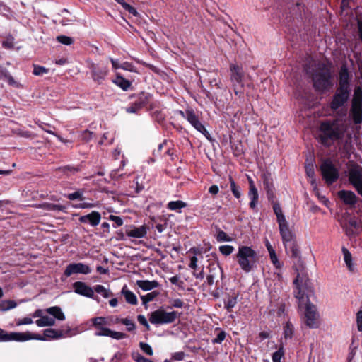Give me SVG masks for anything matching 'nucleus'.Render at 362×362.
I'll use <instances>...</instances> for the list:
<instances>
[{
  "label": "nucleus",
  "mask_w": 362,
  "mask_h": 362,
  "mask_svg": "<svg viewBox=\"0 0 362 362\" xmlns=\"http://www.w3.org/2000/svg\"><path fill=\"white\" fill-rule=\"evenodd\" d=\"M304 69L312 79L316 90H329L334 86V77L331 68L325 63L306 64Z\"/></svg>",
  "instance_id": "obj_1"
},
{
  "label": "nucleus",
  "mask_w": 362,
  "mask_h": 362,
  "mask_svg": "<svg viewBox=\"0 0 362 362\" xmlns=\"http://www.w3.org/2000/svg\"><path fill=\"white\" fill-rule=\"evenodd\" d=\"M318 139L325 147H330L334 141L341 140L346 131V125L339 119H327L320 123Z\"/></svg>",
  "instance_id": "obj_2"
},
{
  "label": "nucleus",
  "mask_w": 362,
  "mask_h": 362,
  "mask_svg": "<svg viewBox=\"0 0 362 362\" xmlns=\"http://www.w3.org/2000/svg\"><path fill=\"white\" fill-rule=\"evenodd\" d=\"M235 258L240 268L245 273H250L257 267L259 261L257 252L250 246H240Z\"/></svg>",
  "instance_id": "obj_3"
},
{
  "label": "nucleus",
  "mask_w": 362,
  "mask_h": 362,
  "mask_svg": "<svg viewBox=\"0 0 362 362\" xmlns=\"http://www.w3.org/2000/svg\"><path fill=\"white\" fill-rule=\"evenodd\" d=\"M180 316L177 311L167 312L160 308L149 315V322L153 325H165L173 323Z\"/></svg>",
  "instance_id": "obj_4"
},
{
  "label": "nucleus",
  "mask_w": 362,
  "mask_h": 362,
  "mask_svg": "<svg viewBox=\"0 0 362 362\" xmlns=\"http://www.w3.org/2000/svg\"><path fill=\"white\" fill-rule=\"evenodd\" d=\"M320 170L323 180L328 185H332L339 179V170L329 158L322 161L320 166Z\"/></svg>",
  "instance_id": "obj_5"
},
{
  "label": "nucleus",
  "mask_w": 362,
  "mask_h": 362,
  "mask_svg": "<svg viewBox=\"0 0 362 362\" xmlns=\"http://www.w3.org/2000/svg\"><path fill=\"white\" fill-rule=\"evenodd\" d=\"M74 334V333H72V329L69 327H67L65 329H55L49 328L44 330L43 335L34 333V339L39 341L58 339L69 337Z\"/></svg>",
  "instance_id": "obj_6"
},
{
  "label": "nucleus",
  "mask_w": 362,
  "mask_h": 362,
  "mask_svg": "<svg viewBox=\"0 0 362 362\" xmlns=\"http://www.w3.org/2000/svg\"><path fill=\"white\" fill-rule=\"evenodd\" d=\"M150 94L145 92H139L138 94H132L129 96L130 99H135L131 103L129 107L126 108L128 113H137L148 102Z\"/></svg>",
  "instance_id": "obj_7"
},
{
  "label": "nucleus",
  "mask_w": 362,
  "mask_h": 362,
  "mask_svg": "<svg viewBox=\"0 0 362 362\" xmlns=\"http://www.w3.org/2000/svg\"><path fill=\"white\" fill-rule=\"evenodd\" d=\"M350 115L355 124L362 122V92H354Z\"/></svg>",
  "instance_id": "obj_8"
},
{
  "label": "nucleus",
  "mask_w": 362,
  "mask_h": 362,
  "mask_svg": "<svg viewBox=\"0 0 362 362\" xmlns=\"http://www.w3.org/2000/svg\"><path fill=\"white\" fill-rule=\"evenodd\" d=\"M89 68L93 80L98 84L103 83L109 72L107 66L103 63H92Z\"/></svg>",
  "instance_id": "obj_9"
},
{
  "label": "nucleus",
  "mask_w": 362,
  "mask_h": 362,
  "mask_svg": "<svg viewBox=\"0 0 362 362\" xmlns=\"http://www.w3.org/2000/svg\"><path fill=\"white\" fill-rule=\"evenodd\" d=\"M230 70L231 72V81L233 83L234 90L244 88L245 86L243 82L245 81V76L243 68L236 64H231L230 66Z\"/></svg>",
  "instance_id": "obj_10"
},
{
  "label": "nucleus",
  "mask_w": 362,
  "mask_h": 362,
  "mask_svg": "<svg viewBox=\"0 0 362 362\" xmlns=\"http://www.w3.org/2000/svg\"><path fill=\"white\" fill-rule=\"evenodd\" d=\"M352 74L346 64H342L339 69L338 85L337 90H350Z\"/></svg>",
  "instance_id": "obj_11"
},
{
  "label": "nucleus",
  "mask_w": 362,
  "mask_h": 362,
  "mask_svg": "<svg viewBox=\"0 0 362 362\" xmlns=\"http://www.w3.org/2000/svg\"><path fill=\"white\" fill-rule=\"evenodd\" d=\"M348 179L349 183L354 187L358 194L362 197V168L350 169Z\"/></svg>",
  "instance_id": "obj_12"
},
{
  "label": "nucleus",
  "mask_w": 362,
  "mask_h": 362,
  "mask_svg": "<svg viewBox=\"0 0 362 362\" xmlns=\"http://www.w3.org/2000/svg\"><path fill=\"white\" fill-rule=\"evenodd\" d=\"M186 119L190 123V124L198 132L203 134L206 138L209 136V132L206 130L205 127L202 124L199 120L198 115L195 113L192 108L187 109Z\"/></svg>",
  "instance_id": "obj_13"
},
{
  "label": "nucleus",
  "mask_w": 362,
  "mask_h": 362,
  "mask_svg": "<svg viewBox=\"0 0 362 362\" xmlns=\"http://www.w3.org/2000/svg\"><path fill=\"white\" fill-rule=\"evenodd\" d=\"M90 272L91 269L87 264H85L82 262L71 263L66 266L64 272V275L66 277H69L73 274H88Z\"/></svg>",
  "instance_id": "obj_14"
},
{
  "label": "nucleus",
  "mask_w": 362,
  "mask_h": 362,
  "mask_svg": "<svg viewBox=\"0 0 362 362\" xmlns=\"http://www.w3.org/2000/svg\"><path fill=\"white\" fill-rule=\"evenodd\" d=\"M247 180L249 184L248 197L250 199L249 206L251 209L257 212V204L259 200L258 191L253 180L250 176H247Z\"/></svg>",
  "instance_id": "obj_15"
},
{
  "label": "nucleus",
  "mask_w": 362,
  "mask_h": 362,
  "mask_svg": "<svg viewBox=\"0 0 362 362\" xmlns=\"http://www.w3.org/2000/svg\"><path fill=\"white\" fill-rule=\"evenodd\" d=\"M316 308L315 305L311 304L310 302L306 303L305 317V324L310 328L317 327V321L316 317Z\"/></svg>",
  "instance_id": "obj_16"
},
{
  "label": "nucleus",
  "mask_w": 362,
  "mask_h": 362,
  "mask_svg": "<svg viewBox=\"0 0 362 362\" xmlns=\"http://www.w3.org/2000/svg\"><path fill=\"white\" fill-rule=\"evenodd\" d=\"M76 293L90 298H95L93 289L83 281H76L72 285Z\"/></svg>",
  "instance_id": "obj_17"
},
{
  "label": "nucleus",
  "mask_w": 362,
  "mask_h": 362,
  "mask_svg": "<svg viewBox=\"0 0 362 362\" xmlns=\"http://www.w3.org/2000/svg\"><path fill=\"white\" fill-rule=\"evenodd\" d=\"M5 341H26L28 340L34 339V333L30 332H6Z\"/></svg>",
  "instance_id": "obj_18"
},
{
  "label": "nucleus",
  "mask_w": 362,
  "mask_h": 362,
  "mask_svg": "<svg viewBox=\"0 0 362 362\" xmlns=\"http://www.w3.org/2000/svg\"><path fill=\"white\" fill-rule=\"evenodd\" d=\"M147 230L148 228L145 225L139 227L129 226L126 227L125 234L129 238H141L146 235Z\"/></svg>",
  "instance_id": "obj_19"
},
{
  "label": "nucleus",
  "mask_w": 362,
  "mask_h": 362,
  "mask_svg": "<svg viewBox=\"0 0 362 362\" xmlns=\"http://www.w3.org/2000/svg\"><path fill=\"white\" fill-rule=\"evenodd\" d=\"M284 245L286 252L288 257L296 262H299L300 260L301 252L296 240L289 243H285Z\"/></svg>",
  "instance_id": "obj_20"
},
{
  "label": "nucleus",
  "mask_w": 362,
  "mask_h": 362,
  "mask_svg": "<svg viewBox=\"0 0 362 362\" xmlns=\"http://www.w3.org/2000/svg\"><path fill=\"white\" fill-rule=\"evenodd\" d=\"M349 97V92H339L334 95L333 99L330 104V107L333 110L339 109L343 106Z\"/></svg>",
  "instance_id": "obj_21"
},
{
  "label": "nucleus",
  "mask_w": 362,
  "mask_h": 362,
  "mask_svg": "<svg viewBox=\"0 0 362 362\" xmlns=\"http://www.w3.org/2000/svg\"><path fill=\"white\" fill-rule=\"evenodd\" d=\"M279 228L284 245L296 240V235L289 229L288 222L279 225Z\"/></svg>",
  "instance_id": "obj_22"
},
{
  "label": "nucleus",
  "mask_w": 362,
  "mask_h": 362,
  "mask_svg": "<svg viewBox=\"0 0 362 362\" xmlns=\"http://www.w3.org/2000/svg\"><path fill=\"white\" fill-rule=\"evenodd\" d=\"M338 197L346 205L354 206L358 200L355 193L350 190H340L338 192Z\"/></svg>",
  "instance_id": "obj_23"
},
{
  "label": "nucleus",
  "mask_w": 362,
  "mask_h": 362,
  "mask_svg": "<svg viewBox=\"0 0 362 362\" xmlns=\"http://www.w3.org/2000/svg\"><path fill=\"white\" fill-rule=\"evenodd\" d=\"M101 215L98 211H93L91 213L81 216L79 222L81 223H88L91 226H96L100 223Z\"/></svg>",
  "instance_id": "obj_24"
},
{
  "label": "nucleus",
  "mask_w": 362,
  "mask_h": 362,
  "mask_svg": "<svg viewBox=\"0 0 362 362\" xmlns=\"http://www.w3.org/2000/svg\"><path fill=\"white\" fill-rule=\"evenodd\" d=\"M81 168L79 165H67L64 166H61L54 170L57 174L59 175V177L62 176L70 177L71 175H75L76 173L81 171Z\"/></svg>",
  "instance_id": "obj_25"
},
{
  "label": "nucleus",
  "mask_w": 362,
  "mask_h": 362,
  "mask_svg": "<svg viewBox=\"0 0 362 362\" xmlns=\"http://www.w3.org/2000/svg\"><path fill=\"white\" fill-rule=\"evenodd\" d=\"M238 296L239 293L235 292H233L232 294H227L226 298L224 299V308L228 313L232 312L233 308L237 305Z\"/></svg>",
  "instance_id": "obj_26"
},
{
  "label": "nucleus",
  "mask_w": 362,
  "mask_h": 362,
  "mask_svg": "<svg viewBox=\"0 0 362 362\" xmlns=\"http://www.w3.org/2000/svg\"><path fill=\"white\" fill-rule=\"evenodd\" d=\"M136 285L143 291H151L153 288H158L160 284L156 281H148V280H137Z\"/></svg>",
  "instance_id": "obj_27"
},
{
  "label": "nucleus",
  "mask_w": 362,
  "mask_h": 362,
  "mask_svg": "<svg viewBox=\"0 0 362 362\" xmlns=\"http://www.w3.org/2000/svg\"><path fill=\"white\" fill-rule=\"evenodd\" d=\"M40 209L47 210V211H63L65 212L66 210V207L64 205L57 204L49 202H44L40 204L37 206Z\"/></svg>",
  "instance_id": "obj_28"
},
{
  "label": "nucleus",
  "mask_w": 362,
  "mask_h": 362,
  "mask_svg": "<svg viewBox=\"0 0 362 362\" xmlns=\"http://www.w3.org/2000/svg\"><path fill=\"white\" fill-rule=\"evenodd\" d=\"M121 293L124 296L125 300L127 303L136 305L138 303L136 296L130 290L127 288V285H124L121 291Z\"/></svg>",
  "instance_id": "obj_29"
},
{
  "label": "nucleus",
  "mask_w": 362,
  "mask_h": 362,
  "mask_svg": "<svg viewBox=\"0 0 362 362\" xmlns=\"http://www.w3.org/2000/svg\"><path fill=\"white\" fill-rule=\"evenodd\" d=\"M298 276H299V275H298L297 277L293 281V284L296 286V289L294 291V296L297 299H298L299 307H301L305 303V300H304L305 293L303 291L302 288L299 285Z\"/></svg>",
  "instance_id": "obj_30"
},
{
  "label": "nucleus",
  "mask_w": 362,
  "mask_h": 362,
  "mask_svg": "<svg viewBox=\"0 0 362 362\" xmlns=\"http://www.w3.org/2000/svg\"><path fill=\"white\" fill-rule=\"evenodd\" d=\"M112 81L123 90H127L132 84V82L129 80L124 78L119 73L116 74L115 78L112 79Z\"/></svg>",
  "instance_id": "obj_31"
},
{
  "label": "nucleus",
  "mask_w": 362,
  "mask_h": 362,
  "mask_svg": "<svg viewBox=\"0 0 362 362\" xmlns=\"http://www.w3.org/2000/svg\"><path fill=\"white\" fill-rule=\"evenodd\" d=\"M272 209H273L274 213L275 214V215L276 216V221H277L279 226L281 224H283V223H286L287 222V221L285 218V216L283 214L280 204L279 202L274 203V204H272Z\"/></svg>",
  "instance_id": "obj_32"
},
{
  "label": "nucleus",
  "mask_w": 362,
  "mask_h": 362,
  "mask_svg": "<svg viewBox=\"0 0 362 362\" xmlns=\"http://www.w3.org/2000/svg\"><path fill=\"white\" fill-rule=\"evenodd\" d=\"M187 204L182 200L170 201L167 204V209L177 213H181L182 209L185 208Z\"/></svg>",
  "instance_id": "obj_33"
},
{
  "label": "nucleus",
  "mask_w": 362,
  "mask_h": 362,
  "mask_svg": "<svg viewBox=\"0 0 362 362\" xmlns=\"http://www.w3.org/2000/svg\"><path fill=\"white\" fill-rule=\"evenodd\" d=\"M46 312L59 320H65V315L62 309L58 306H53L46 309Z\"/></svg>",
  "instance_id": "obj_34"
},
{
  "label": "nucleus",
  "mask_w": 362,
  "mask_h": 362,
  "mask_svg": "<svg viewBox=\"0 0 362 362\" xmlns=\"http://www.w3.org/2000/svg\"><path fill=\"white\" fill-rule=\"evenodd\" d=\"M261 178L262 180L263 185L265 189L274 187L271 173L268 172L263 173L261 175Z\"/></svg>",
  "instance_id": "obj_35"
},
{
  "label": "nucleus",
  "mask_w": 362,
  "mask_h": 362,
  "mask_svg": "<svg viewBox=\"0 0 362 362\" xmlns=\"http://www.w3.org/2000/svg\"><path fill=\"white\" fill-rule=\"evenodd\" d=\"M36 325L38 327H42L46 326H53L55 324V320L51 318L47 315L42 316L41 318L35 321Z\"/></svg>",
  "instance_id": "obj_36"
},
{
  "label": "nucleus",
  "mask_w": 362,
  "mask_h": 362,
  "mask_svg": "<svg viewBox=\"0 0 362 362\" xmlns=\"http://www.w3.org/2000/svg\"><path fill=\"white\" fill-rule=\"evenodd\" d=\"M341 250H342V253L344 255V262H345L349 270H350L351 272L354 271V264L352 263V256H351V252L345 247H343Z\"/></svg>",
  "instance_id": "obj_37"
},
{
  "label": "nucleus",
  "mask_w": 362,
  "mask_h": 362,
  "mask_svg": "<svg viewBox=\"0 0 362 362\" xmlns=\"http://www.w3.org/2000/svg\"><path fill=\"white\" fill-rule=\"evenodd\" d=\"M284 337L286 339H291L294 334V326L293 324L288 321L284 326Z\"/></svg>",
  "instance_id": "obj_38"
},
{
  "label": "nucleus",
  "mask_w": 362,
  "mask_h": 362,
  "mask_svg": "<svg viewBox=\"0 0 362 362\" xmlns=\"http://www.w3.org/2000/svg\"><path fill=\"white\" fill-rule=\"evenodd\" d=\"M17 306L16 301L13 300H5L0 302V311H7Z\"/></svg>",
  "instance_id": "obj_39"
},
{
  "label": "nucleus",
  "mask_w": 362,
  "mask_h": 362,
  "mask_svg": "<svg viewBox=\"0 0 362 362\" xmlns=\"http://www.w3.org/2000/svg\"><path fill=\"white\" fill-rule=\"evenodd\" d=\"M229 182L230 185V190L233 196L236 199H240L241 197L240 187L236 185L231 176L229 177Z\"/></svg>",
  "instance_id": "obj_40"
},
{
  "label": "nucleus",
  "mask_w": 362,
  "mask_h": 362,
  "mask_svg": "<svg viewBox=\"0 0 362 362\" xmlns=\"http://www.w3.org/2000/svg\"><path fill=\"white\" fill-rule=\"evenodd\" d=\"M115 1H117L118 4H119L122 8L128 11L130 14L133 15L134 16H139V13L137 12L136 9L132 6L131 5H129V4L124 2V0H115Z\"/></svg>",
  "instance_id": "obj_41"
},
{
  "label": "nucleus",
  "mask_w": 362,
  "mask_h": 362,
  "mask_svg": "<svg viewBox=\"0 0 362 362\" xmlns=\"http://www.w3.org/2000/svg\"><path fill=\"white\" fill-rule=\"evenodd\" d=\"M116 322H120L122 325H124L127 327V330L129 332H132L135 329L136 325L135 323L128 319V318H117Z\"/></svg>",
  "instance_id": "obj_42"
},
{
  "label": "nucleus",
  "mask_w": 362,
  "mask_h": 362,
  "mask_svg": "<svg viewBox=\"0 0 362 362\" xmlns=\"http://www.w3.org/2000/svg\"><path fill=\"white\" fill-rule=\"evenodd\" d=\"M159 293L156 291H153L151 293H147L144 296H141V299L142 300V304L147 308V303L150 301H152L155 298L158 296Z\"/></svg>",
  "instance_id": "obj_43"
},
{
  "label": "nucleus",
  "mask_w": 362,
  "mask_h": 362,
  "mask_svg": "<svg viewBox=\"0 0 362 362\" xmlns=\"http://www.w3.org/2000/svg\"><path fill=\"white\" fill-rule=\"evenodd\" d=\"M93 291L103 296V298H109L113 294L109 290L106 289L103 285H96L94 286Z\"/></svg>",
  "instance_id": "obj_44"
},
{
  "label": "nucleus",
  "mask_w": 362,
  "mask_h": 362,
  "mask_svg": "<svg viewBox=\"0 0 362 362\" xmlns=\"http://www.w3.org/2000/svg\"><path fill=\"white\" fill-rule=\"evenodd\" d=\"M284 356V349L283 345H281L279 349L272 354V359L273 362H281Z\"/></svg>",
  "instance_id": "obj_45"
},
{
  "label": "nucleus",
  "mask_w": 362,
  "mask_h": 362,
  "mask_svg": "<svg viewBox=\"0 0 362 362\" xmlns=\"http://www.w3.org/2000/svg\"><path fill=\"white\" fill-rule=\"evenodd\" d=\"M83 195V190L78 189L73 193L68 194L67 195H66V197L69 200H76V199L83 200L84 197Z\"/></svg>",
  "instance_id": "obj_46"
},
{
  "label": "nucleus",
  "mask_w": 362,
  "mask_h": 362,
  "mask_svg": "<svg viewBox=\"0 0 362 362\" xmlns=\"http://www.w3.org/2000/svg\"><path fill=\"white\" fill-rule=\"evenodd\" d=\"M49 72V69H47L44 66L33 64V74L35 76H42L44 74H47Z\"/></svg>",
  "instance_id": "obj_47"
},
{
  "label": "nucleus",
  "mask_w": 362,
  "mask_h": 362,
  "mask_svg": "<svg viewBox=\"0 0 362 362\" xmlns=\"http://www.w3.org/2000/svg\"><path fill=\"white\" fill-rule=\"evenodd\" d=\"M234 247L232 245H225L219 247V252L225 255L228 256L234 251Z\"/></svg>",
  "instance_id": "obj_48"
},
{
  "label": "nucleus",
  "mask_w": 362,
  "mask_h": 362,
  "mask_svg": "<svg viewBox=\"0 0 362 362\" xmlns=\"http://www.w3.org/2000/svg\"><path fill=\"white\" fill-rule=\"evenodd\" d=\"M57 40L65 45H71L74 43V39L71 37L66 35H59L57 37Z\"/></svg>",
  "instance_id": "obj_49"
},
{
  "label": "nucleus",
  "mask_w": 362,
  "mask_h": 362,
  "mask_svg": "<svg viewBox=\"0 0 362 362\" xmlns=\"http://www.w3.org/2000/svg\"><path fill=\"white\" fill-rule=\"evenodd\" d=\"M131 187L134 188V192L136 194L140 193L144 189L143 184L139 182V177H136L134 180L133 185L131 186Z\"/></svg>",
  "instance_id": "obj_50"
},
{
  "label": "nucleus",
  "mask_w": 362,
  "mask_h": 362,
  "mask_svg": "<svg viewBox=\"0 0 362 362\" xmlns=\"http://www.w3.org/2000/svg\"><path fill=\"white\" fill-rule=\"evenodd\" d=\"M266 190L267 197L268 201L272 204H274V203H278L276 199V195H275V188H270Z\"/></svg>",
  "instance_id": "obj_51"
},
{
  "label": "nucleus",
  "mask_w": 362,
  "mask_h": 362,
  "mask_svg": "<svg viewBox=\"0 0 362 362\" xmlns=\"http://www.w3.org/2000/svg\"><path fill=\"white\" fill-rule=\"evenodd\" d=\"M218 242H230L232 239L223 230H219L216 235Z\"/></svg>",
  "instance_id": "obj_52"
},
{
  "label": "nucleus",
  "mask_w": 362,
  "mask_h": 362,
  "mask_svg": "<svg viewBox=\"0 0 362 362\" xmlns=\"http://www.w3.org/2000/svg\"><path fill=\"white\" fill-rule=\"evenodd\" d=\"M139 347L141 349V351L143 352H144L145 354H146L147 355L152 356L153 354V349L148 344L144 343V342H140Z\"/></svg>",
  "instance_id": "obj_53"
},
{
  "label": "nucleus",
  "mask_w": 362,
  "mask_h": 362,
  "mask_svg": "<svg viewBox=\"0 0 362 362\" xmlns=\"http://www.w3.org/2000/svg\"><path fill=\"white\" fill-rule=\"evenodd\" d=\"M226 332L223 330H221L216 338L212 339V344H221L226 339Z\"/></svg>",
  "instance_id": "obj_54"
},
{
  "label": "nucleus",
  "mask_w": 362,
  "mask_h": 362,
  "mask_svg": "<svg viewBox=\"0 0 362 362\" xmlns=\"http://www.w3.org/2000/svg\"><path fill=\"white\" fill-rule=\"evenodd\" d=\"M93 326L98 329L103 327L106 323L105 318L103 317H98L92 319Z\"/></svg>",
  "instance_id": "obj_55"
},
{
  "label": "nucleus",
  "mask_w": 362,
  "mask_h": 362,
  "mask_svg": "<svg viewBox=\"0 0 362 362\" xmlns=\"http://www.w3.org/2000/svg\"><path fill=\"white\" fill-rule=\"evenodd\" d=\"M169 281L172 284L176 285L180 288H183L184 281L177 275L169 278Z\"/></svg>",
  "instance_id": "obj_56"
},
{
  "label": "nucleus",
  "mask_w": 362,
  "mask_h": 362,
  "mask_svg": "<svg viewBox=\"0 0 362 362\" xmlns=\"http://www.w3.org/2000/svg\"><path fill=\"white\" fill-rule=\"evenodd\" d=\"M305 173H306V175L308 177H315V170H314V165L312 162H310V163H308L305 165Z\"/></svg>",
  "instance_id": "obj_57"
},
{
  "label": "nucleus",
  "mask_w": 362,
  "mask_h": 362,
  "mask_svg": "<svg viewBox=\"0 0 362 362\" xmlns=\"http://www.w3.org/2000/svg\"><path fill=\"white\" fill-rule=\"evenodd\" d=\"M119 68L131 72H135L136 68L134 64L129 62H124L119 65Z\"/></svg>",
  "instance_id": "obj_58"
},
{
  "label": "nucleus",
  "mask_w": 362,
  "mask_h": 362,
  "mask_svg": "<svg viewBox=\"0 0 362 362\" xmlns=\"http://www.w3.org/2000/svg\"><path fill=\"white\" fill-rule=\"evenodd\" d=\"M109 220L114 222L113 227L117 228L119 226H121L123 225V220L121 218V217L115 216V215H110Z\"/></svg>",
  "instance_id": "obj_59"
},
{
  "label": "nucleus",
  "mask_w": 362,
  "mask_h": 362,
  "mask_svg": "<svg viewBox=\"0 0 362 362\" xmlns=\"http://www.w3.org/2000/svg\"><path fill=\"white\" fill-rule=\"evenodd\" d=\"M110 333V329L107 327H100L97 329V331L95 332V334L96 336H105V337H109Z\"/></svg>",
  "instance_id": "obj_60"
},
{
  "label": "nucleus",
  "mask_w": 362,
  "mask_h": 362,
  "mask_svg": "<svg viewBox=\"0 0 362 362\" xmlns=\"http://www.w3.org/2000/svg\"><path fill=\"white\" fill-rule=\"evenodd\" d=\"M109 337L112 339L119 340L126 338L127 334L123 332L112 331L110 329Z\"/></svg>",
  "instance_id": "obj_61"
},
{
  "label": "nucleus",
  "mask_w": 362,
  "mask_h": 362,
  "mask_svg": "<svg viewBox=\"0 0 362 362\" xmlns=\"http://www.w3.org/2000/svg\"><path fill=\"white\" fill-rule=\"evenodd\" d=\"M33 322L32 317H25L21 319H18L16 320V325L18 326L23 325H30Z\"/></svg>",
  "instance_id": "obj_62"
},
{
  "label": "nucleus",
  "mask_w": 362,
  "mask_h": 362,
  "mask_svg": "<svg viewBox=\"0 0 362 362\" xmlns=\"http://www.w3.org/2000/svg\"><path fill=\"white\" fill-rule=\"evenodd\" d=\"M93 134V133L89 130H85L81 134V139L86 142H88L92 139Z\"/></svg>",
  "instance_id": "obj_63"
},
{
  "label": "nucleus",
  "mask_w": 362,
  "mask_h": 362,
  "mask_svg": "<svg viewBox=\"0 0 362 362\" xmlns=\"http://www.w3.org/2000/svg\"><path fill=\"white\" fill-rule=\"evenodd\" d=\"M356 322L358 331L362 332V310H359L356 313Z\"/></svg>",
  "instance_id": "obj_64"
}]
</instances>
